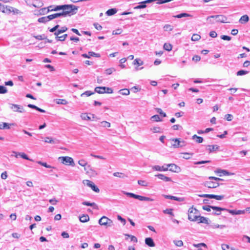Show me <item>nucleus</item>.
<instances>
[{
	"mask_svg": "<svg viewBox=\"0 0 250 250\" xmlns=\"http://www.w3.org/2000/svg\"><path fill=\"white\" fill-rule=\"evenodd\" d=\"M32 5L35 7H39L42 6V3L39 0H34Z\"/></svg>",
	"mask_w": 250,
	"mask_h": 250,
	"instance_id": "obj_36",
	"label": "nucleus"
},
{
	"mask_svg": "<svg viewBox=\"0 0 250 250\" xmlns=\"http://www.w3.org/2000/svg\"><path fill=\"white\" fill-rule=\"evenodd\" d=\"M150 130L152 131L153 133H162L163 132L162 129L158 126H154L150 128Z\"/></svg>",
	"mask_w": 250,
	"mask_h": 250,
	"instance_id": "obj_25",
	"label": "nucleus"
},
{
	"mask_svg": "<svg viewBox=\"0 0 250 250\" xmlns=\"http://www.w3.org/2000/svg\"><path fill=\"white\" fill-rule=\"evenodd\" d=\"M119 92L123 95H128L130 93L129 90L128 89H123L119 91Z\"/></svg>",
	"mask_w": 250,
	"mask_h": 250,
	"instance_id": "obj_37",
	"label": "nucleus"
},
{
	"mask_svg": "<svg viewBox=\"0 0 250 250\" xmlns=\"http://www.w3.org/2000/svg\"><path fill=\"white\" fill-rule=\"evenodd\" d=\"M53 6H50L48 7V11H57L60 10H62L63 9V5H57L55 6L53 9H51L50 8H52Z\"/></svg>",
	"mask_w": 250,
	"mask_h": 250,
	"instance_id": "obj_24",
	"label": "nucleus"
},
{
	"mask_svg": "<svg viewBox=\"0 0 250 250\" xmlns=\"http://www.w3.org/2000/svg\"><path fill=\"white\" fill-rule=\"evenodd\" d=\"M82 56L85 58H90L91 57L100 58L101 55L99 53H96L92 51L88 52V54H83Z\"/></svg>",
	"mask_w": 250,
	"mask_h": 250,
	"instance_id": "obj_14",
	"label": "nucleus"
},
{
	"mask_svg": "<svg viewBox=\"0 0 250 250\" xmlns=\"http://www.w3.org/2000/svg\"><path fill=\"white\" fill-rule=\"evenodd\" d=\"M77 8L75 5H63L62 11L61 12L62 16L65 17L72 13L74 10H77Z\"/></svg>",
	"mask_w": 250,
	"mask_h": 250,
	"instance_id": "obj_4",
	"label": "nucleus"
},
{
	"mask_svg": "<svg viewBox=\"0 0 250 250\" xmlns=\"http://www.w3.org/2000/svg\"><path fill=\"white\" fill-rule=\"evenodd\" d=\"M115 71L116 69L114 68L111 67L106 69L105 70V73L106 75H111L113 72H115Z\"/></svg>",
	"mask_w": 250,
	"mask_h": 250,
	"instance_id": "obj_45",
	"label": "nucleus"
},
{
	"mask_svg": "<svg viewBox=\"0 0 250 250\" xmlns=\"http://www.w3.org/2000/svg\"><path fill=\"white\" fill-rule=\"evenodd\" d=\"M10 108L12 109L14 112L22 113L24 111L23 107L21 105L13 104H10Z\"/></svg>",
	"mask_w": 250,
	"mask_h": 250,
	"instance_id": "obj_12",
	"label": "nucleus"
},
{
	"mask_svg": "<svg viewBox=\"0 0 250 250\" xmlns=\"http://www.w3.org/2000/svg\"><path fill=\"white\" fill-rule=\"evenodd\" d=\"M78 164L82 166V167H84V170L87 171V168L85 167V166L87 165V162H86V161H85L83 159H81V160H80L79 161H78Z\"/></svg>",
	"mask_w": 250,
	"mask_h": 250,
	"instance_id": "obj_34",
	"label": "nucleus"
},
{
	"mask_svg": "<svg viewBox=\"0 0 250 250\" xmlns=\"http://www.w3.org/2000/svg\"><path fill=\"white\" fill-rule=\"evenodd\" d=\"M204 186L208 188H213L219 187V184L213 180H209L205 182Z\"/></svg>",
	"mask_w": 250,
	"mask_h": 250,
	"instance_id": "obj_10",
	"label": "nucleus"
},
{
	"mask_svg": "<svg viewBox=\"0 0 250 250\" xmlns=\"http://www.w3.org/2000/svg\"><path fill=\"white\" fill-rule=\"evenodd\" d=\"M33 37L35 39L39 40L46 39V37L44 34L39 35H37V36H34Z\"/></svg>",
	"mask_w": 250,
	"mask_h": 250,
	"instance_id": "obj_50",
	"label": "nucleus"
},
{
	"mask_svg": "<svg viewBox=\"0 0 250 250\" xmlns=\"http://www.w3.org/2000/svg\"><path fill=\"white\" fill-rule=\"evenodd\" d=\"M173 209L172 208H167L163 210V212L165 214H169L172 216H174V214L172 212Z\"/></svg>",
	"mask_w": 250,
	"mask_h": 250,
	"instance_id": "obj_49",
	"label": "nucleus"
},
{
	"mask_svg": "<svg viewBox=\"0 0 250 250\" xmlns=\"http://www.w3.org/2000/svg\"><path fill=\"white\" fill-rule=\"evenodd\" d=\"M14 125V124H8L7 123H0V129H9L10 128V126L13 125Z\"/></svg>",
	"mask_w": 250,
	"mask_h": 250,
	"instance_id": "obj_21",
	"label": "nucleus"
},
{
	"mask_svg": "<svg viewBox=\"0 0 250 250\" xmlns=\"http://www.w3.org/2000/svg\"><path fill=\"white\" fill-rule=\"evenodd\" d=\"M164 196L166 199L174 200L177 201L179 202H183L185 200V198L184 197H178L174 196L167 195H164Z\"/></svg>",
	"mask_w": 250,
	"mask_h": 250,
	"instance_id": "obj_15",
	"label": "nucleus"
},
{
	"mask_svg": "<svg viewBox=\"0 0 250 250\" xmlns=\"http://www.w3.org/2000/svg\"><path fill=\"white\" fill-rule=\"evenodd\" d=\"M123 193L124 194L127 195V196H129L130 197L133 198L135 199H138L140 201H154V199L152 198L137 195V194H135L133 193L127 192L125 191H123Z\"/></svg>",
	"mask_w": 250,
	"mask_h": 250,
	"instance_id": "obj_3",
	"label": "nucleus"
},
{
	"mask_svg": "<svg viewBox=\"0 0 250 250\" xmlns=\"http://www.w3.org/2000/svg\"><path fill=\"white\" fill-rule=\"evenodd\" d=\"M249 18L248 15H245L242 16L239 19V22L241 24H244L249 21Z\"/></svg>",
	"mask_w": 250,
	"mask_h": 250,
	"instance_id": "obj_22",
	"label": "nucleus"
},
{
	"mask_svg": "<svg viewBox=\"0 0 250 250\" xmlns=\"http://www.w3.org/2000/svg\"><path fill=\"white\" fill-rule=\"evenodd\" d=\"M157 112L159 113L160 115H162L163 117H165L167 116L166 114L163 111V110L159 108H156Z\"/></svg>",
	"mask_w": 250,
	"mask_h": 250,
	"instance_id": "obj_62",
	"label": "nucleus"
},
{
	"mask_svg": "<svg viewBox=\"0 0 250 250\" xmlns=\"http://www.w3.org/2000/svg\"><path fill=\"white\" fill-rule=\"evenodd\" d=\"M56 103L58 104H66L67 102L65 99H56Z\"/></svg>",
	"mask_w": 250,
	"mask_h": 250,
	"instance_id": "obj_44",
	"label": "nucleus"
},
{
	"mask_svg": "<svg viewBox=\"0 0 250 250\" xmlns=\"http://www.w3.org/2000/svg\"><path fill=\"white\" fill-rule=\"evenodd\" d=\"M59 160H60L62 163L66 165H70L72 166H74L75 165V163L73 158L68 156L65 157H59Z\"/></svg>",
	"mask_w": 250,
	"mask_h": 250,
	"instance_id": "obj_7",
	"label": "nucleus"
},
{
	"mask_svg": "<svg viewBox=\"0 0 250 250\" xmlns=\"http://www.w3.org/2000/svg\"><path fill=\"white\" fill-rule=\"evenodd\" d=\"M145 244L150 247H153L155 246L153 239L150 237H148L145 239Z\"/></svg>",
	"mask_w": 250,
	"mask_h": 250,
	"instance_id": "obj_19",
	"label": "nucleus"
},
{
	"mask_svg": "<svg viewBox=\"0 0 250 250\" xmlns=\"http://www.w3.org/2000/svg\"><path fill=\"white\" fill-rule=\"evenodd\" d=\"M172 45L169 43H165L164 45V48L166 50L170 51L172 49Z\"/></svg>",
	"mask_w": 250,
	"mask_h": 250,
	"instance_id": "obj_48",
	"label": "nucleus"
},
{
	"mask_svg": "<svg viewBox=\"0 0 250 250\" xmlns=\"http://www.w3.org/2000/svg\"><path fill=\"white\" fill-rule=\"evenodd\" d=\"M188 220L197 222L198 223L209 224L208 219L203 216H201L199 211L193 207L188 209Z\"/></svg>",
	"mask_w": 250,
	"mask_h": 250,
	"instance_id": "obj_1",
	"label": "nucleus"
},
{
	"mask_svg": "<svg viewBox=\"0 0 250 250\" xmlns=\"http://www.w3.org/2000/svg\"><path fill=\"white\" fill-rule=\"evenodd\" d=\"M67 37V34H65L61 36H59V35L58 36H56V39L58 41H63L65 40V39H66V38Z\"/></svg>",
	"mask_w": 250,
	"mask_h": 250,
	"instance_id": "obj_46",
	"label": "nucleus"
},
{
	"mask_svg": "<svg viewBox=\"0 0 250 250\" xmlns=\"http://www.w3.org/2000/svg\"><path fill=\"white\" fill-rule=\"evenodd\" d=\"M163 28L164 30L166 31H170L173 29V27L170 24H166Z\"/></svg>",
	"mask_w": 250,
	"mask_h": 250,
	"instance_id": "obj_41",
	"label": "nucleus"
},
{
	"mask_svg": "<svg viewBox=\"0 0 250 250\" xmlns=\"http://www.w3.org/2000/svg\"><path fill=\"white\" fill-rule=\"evenodd\" d=\"M201 36L198 34H193L191 37V40L193 41H197L200 40Z\"/></svg>",
	"mask_w": 250,
	"mask_h": 250,
	"instance_id": "obj_51",
	"label": "nucleus"
},
{
	"mask_svg": "<svg viewBox=\"0 0 250 250\" xmlns=\"http://www.w3.org/2000/svg\"><path fill=\"white\" fill-rule=\"evenodd\" d=\"M248 73V71H245V70H241L238 71L237 72L236 74H237V76H242V75H246V74H247Z\"/></svg>",
	"mask_w": 250,
	"mask_h": 250,
	"instance_id": "obj_56",
	"label": "nucleus"
},
{
	"mask_svg": "<svg viewBox=\"0 0 250 250\" xmlns=\"http://www.w3.org/2000/svg\"><path fill=\"white\" fill-rule=\"evenodd\" d=\"M211 208L215 210L214 212H212V214L217 215L221 214V211L227 210V208L218 207L216 206L211 207Z\"/></svg>",
	"mask_w": 250,
	"mask_h": 250,
	"instance_id": "obj_16",
	"label": "nucleus"
},
{
	"mask_svg": "<svg viewBox=\"0 0 250 250\" xmlns=\"http://www.w3.org/2000/svg\"><path fill=\"white\" fill-rule=\"evenodd\" d=\"M214 173L217 174L219 176H222L223 175H233V173H230L227 170L221 169L218 168L214 171Z\"/></svg>",
	"mask_w": 250,
	"mask_h": 250,
	"instance_id": "obj_13",
	"label": "nucleus"
},
{
	"mask_svg": "<svg viewBox=\"0 0 250 250\" xmlns=\"http://www.w3.org/2000/svg\"><path fill=\"white\" fill-rule=\"evenodd\" d=\"M67 30V28L65 26L62 27L61 29L58 30L54 33V35L56 36H58L60 34L66 31Z\"/></svg>",
	"mask_w": 250,
	"mask_h": 250,
	"instance_id": "obj_26",
	"label": "nucleus"
},
{
	"mask_svg": "<svg viewBox=\"0 0 250 250\" xmlns=\"http://www.w3.org/2000/svg\"><path fill=\"white\" fill-rule=\"evenodd\" d=\"M94 93V92H91L90 91H86L84 92V93H82L81 95V97L83 96L84 95L86 96L87 97L90 96L92 95H93Z\"/></svg>",
	"mask_w": 250,
	"mask_h": 250,
	"instance_id": "obj_53",
	"label": "nucleus"
},
{
	"mask_svg": "<svg viewBox=\"0 0 250 250\" xmlns=\"http://www.w3.org/2000/svg\"><path fill=\"white\" fill-rule=\"evenodd\" d=\"M89 216L87 214L83 215L82 216L80 217V221L83 223H85L89 221Z\"/></svg>",
	"mask_w": 250,
	"mask_h": 250,
	"instance_id": "obj_30",
	"label": "nucleus"
},
{
	"mask_svg": "<svg viewBox=\"0 0 250 250\" xmlns=\"http://www.w3.org/2000/svg\"><path fill=\"white\" fill-rule=\"evenodd\" d=\"M100 125L103 127H110L111 124L110 123L106 121H102L100 122Z\"/></svg>",
	"mask_w": 250,
	"mask_h": 250,
	"instance_id": "obj_35",
	"label": "nucleus"
},
{
	"mask_svg": "<svg viewBox=\"0 0 250 250\" xmlns=\"http://www.w3.org/2000/svg\"><path fill=\"white\" fill-rule=\"evenodd\" d=\"M211 227L213 229H217L219 228L221 229H223L224 228H225L226 226L224 225H218V224H212L211 225Z\"/></svg>",
	"mask_w": 250,
	"mask_h": 250,
	"instance_id": "obj_39",
	"label": "nucleus"
},
{
	"mask_svg": "<svg viewBox=\"0 0 250 250\" xmlns=\"http://www.w3.org/2000/svg\"><path fill=\"white\" fill-rule=\"evenodd\" d=\"M233 116L231 114H228L225 115L226 119L228 121H231L232 120Z\"/></svg>",
	"mask_w": 250,
	"mask_h": 250,
	"instance_id": "obj_63",
	"label": "nucleus"
},
{
	"mask_svg": "<svg viewBox=\"0 0 250 250\" xmlns=\"http://www.w3.org/2000/svg\"><path fill=\"white\" fill-rule=\"evenodd\" d=\"M227 18L223 15H215L209 16L207 18V22L209 24H214L217 22H226Z\"/></svg>",
	"mask_w": 250,
	"mask_h": 250,
	"instance_id": "obj_2",
	"label": "nucleus"
},
{
	"mask_svg": "<svg viewBox=\"0 0 250 250\" xmlns=\"http://www.w3.org/2000/svg\"><path fill=\"white\" fill-rule=\"evenodd\" d=\"M44 142L49 144H55L56 142L51 137H47L45 138Z\"/></svg>",
	"mask_w": 250,
	"mask_h": 250,
	"instance_id": "obj_40",
	"label": "nucleus"
},
{
	"mask_svg": "<svg viewBox=\"0 0 250 250\" xmlns=\"http://www.w3.org/2000/svg\"><path fill=\"white\" fill-rule=\"evenodd\" d=\"M175 18H182L183 17H188V14L187 13H181L178 15H177L176 16H174Z\"/></svg>",
	"mask_w": 250,
	"mask_h": 250,
	"instance_id": "obj_61",
	"label": "nucleus"
},
{
	"mask_svg": "<svg viewBox=\"0 0 250 250\" xmlns=\"http://www.w3.org/2000/svg\"><path fill=\"white\" fill-rule=\"evenodd\" d=\"M222 249L223 250H230L231 248H229V246L228 245L222 244Z\"/></svg>",
	"mask_w": 250,
	"mask_h": 250,
	"instance_id": "obj_64",
	"label": "nucleus"
},
{
	"mask_svg": "<svg viewBox=\"0 0 250 250\" xmlns=\"http://www.w3.org/2000/svg\"><path fill=\"white\" fill-rule=\"evenodd\" d=\"M192 139L195 140V141L197 143H201L203 141V139L202 137L198 136L196 135H194L192 136Z\"/></svg>",
	"mask_w": 250,
	"mask_h": 250,
	"instance_id": "obj_31",
	"label": "nucleus"
},
{
	"mask_svg": "<svg viewBox=\"0 0 250 250\" xmlns=\"http://www.w3.org/2000/svg\"><path fill=\"white\" fill-rule=\"evenodd\" d=\"M99 223L101 226H105L106 228L112 227L114 225L113 221L105 216H103L99 219Z\"/></svg>",
	"mask_w": 250,
	"mask_h": 250,
	"instance_id": "obj_5",
	"label": "nucleus"
},
{
	"mask_svg": "<svg viewBox=\"0 0 250 250\" xmlns=\"http://www.w3.org/2000/svg\"><path fill=\"white\" fill-rule=\"evenodd\" d=\"M98 89H103V91H98V93L104 94V93H112L113 92V89L111 88L107 87L105 86H98L95 87V91H97Z\"/></svg>",
	"mask_w": 250,
	"mask_h": 250,
	"instance_id": "obj_11",
	"label": "nucleus"
},
{
	"mask_svg": "<svg viewBox=\"0 0 250 250\" xmlns=\"http://www.w3.org/2000/svg\"><path fill=\"white\" fill-rule=\"evenodd\" d=\"M133 64L134 65L140 66L143 65L144 64V62L140 59L136 58L134 60Z\"/></svg>",
	"mask_w": 250,
	"mask_h": 250,
	"instance_id": "obj_33",
	"label": "nucleus"
},
{
	"mask_svg": "<svg viewBox=\"0 0 250 250\" xmlns=\"http://www.w3.org/2000/svg\"><path fill=\"white\" fill-rule=\"evenodd\" d=\"M81 117L82 120L89 121L91 120V118L86 113H82L81 115Z\"/></svg>",
	"mask_w": 250,
	"mask_h": 250,
	"instance_id": "obj_38",
	"label": "nucleus"
},
{
	"mask_svg": "<svg viewBox=\"0 0 250 250\" xmlns=\"http://www.w3.org/2000/svg\"><path fill=\"white\" fill-rule=\"evenodd\" d=\"M1 12L7 14H9L11 13L14 14H19L20 13L18 9L8 5H5V7H3V9L1 10Z\"/></svg>",
	"mask_w": 250,
	"mask_h": 250,
	"instance_id": "obj_8",
	"label": "nucleus"
},
{
	"mask_svg": "<svg viewBox=\"0 0 250 250\" xmlns=\"http://www.w3.org/2000/svg\"><path fill=\"white\" fill-rule=\"evenodd\" d=\"M151 120L155 122H161L162 121V120L161 119L160 117L158 115H155L152 116L151 117Z\"/></svg>",
	"mask_w": 250,
	"mask_h": 250,
	"instance_id": "obj_42",
	"label": "nucleus"
},
{
	"mask_svg": "<svg viewBox=\"0 0 250 250\" xmlns=\"http://www.w3.org/2000/svg\"><path fill=\"white\" fill-rule=\"evenodd\" d=\"M39 164L41 165V166H43L46 168H55L54 167H53L52 166H51L50 165H49L48 164H47L46 163H44V162H41V161H38L37 162Z\"/></svg>",
	"mask_w": 250,
	"mask_h": 250,
	"instance_id": "obj_47",
	"label": "nucleus"
},
{
	"mask_svg": "<svg viewBox=\"0 0 250 250\" xmlns=\"http://www.w3.org/2000/svg\"><path fill=\"white\" fill-rule=\"evenodd\" d=\"M210 163V161L208 160V161H198L196 162H193V164L195 165H200V164H207Z\"/></svg>",
	"mask_w": 250,
	"mask_h": 250,
	"instance_id": "obj_60",
	"label": "nucleus"
},
{
	"mask_svg": "<svg viewBox=\"0 0 250 250\" xmlns=\"http://www.w3.org/2000/svg\"><path fill=\"white\" fill-rule=\"evenodd\" d=\"M207 147L208 152L211 153L217 151L219 147L217 145H208Z\"/></svg>",
	"mask_w": 250,
	"mask_h": 250,
	"instance_id": "obj_18",
	"label": "nucleus"
},
{
	"mask_svg": "<svg viewBox=\"0 0 250 250\" xmlns=\"http://www.w3.org/2000/svg\"><path fill=\"white\" fill-rule=\"evenodd\" d=\"M168 170L173 171V172H177L179 168L174 164H168Z\"/></svg>",
	"mask_w": 250,
	"mask_h": 250,
	"instance_id": "obj_20",
	"label": "nucleus"
},
{
	"mask_svg": "<svg viewBox=\"0 0 250 250\" xmlns=\"http://www.w3.org/2000/svg\"><path fill=\"white\" fill-rule=\"evenodd\" d=\"M83 205L87 206H91L93 207L94 209H98V207L95 203H90L87 201H84L83 202Z\"/></svg>",
	"mask_w": 250,
	"mask_h": 250,
	"instance_id": "obj_23",
	"label": "nucleus"
},
{
	"mask_svg": "<svg viewBox=\"0 0 250 250\" xmlns=\"http://www.w3.org/2000/svg\"><path fill=\"white\" fill-rule=\"evenodd\" d=\"M48 16L49 21L52 20L54 19L60 17H62L61 12L55 13V14H53L52 15H48Z\"/></svg>",
	"mask_w": 250,
	"mask_h": 250,
	"instance_id": "obj_27",
	"label": "nucleus"
},
{
	"mask_svg": "<svg viewBox=\"0 0 250 250\" xmlns=\"http://www.w3.org/2000/svg\"><path fill=\"white\" fill-rule=\"evenodd\" d=\"M117 10L116 8H111V9L108 10L106 12L105 14L107 16H112V15H113L115 14H116L117 13Z\"/></svg>",
	"mask_w": 250,
	"mask_h": 250,
	"instance_id": "obj_29",
	"label": "nucleus"
},
{
	"mask_svg": "<svg viewBox=\"0 0 250 250\" xmlns=\"http://www.w3.org/2000/svg\"><path fill=\"white\" fill-rule=\"evenodd\" d=\"M208 180H213L214 181H215V182H218L219 181H223V180L222 179H221V178H217V177H214V176H210L208 177Z\"/></svg>",
	"mask_w": 250,
	"mask_h": 250,
	"instance_id": "obj_55",
	"label": "nucleus"
},
{
	"mask_svg": "<svg viewBox=\"0 0 250 250\" xmlns=\"http://www.w3.org/2000/svg\"><path fill=\"white\" fill-rule=\"evenodd\" d=\"M146 5L144 3H142V1L140 2L139 3V4L135 8L136 9H143V8H145L146 7Z\"/></svg>",
	"mask_w": 250,
	"mask_h": 250,
	"instance_id": "obj_59",
	"label": "nucleus"
},
{
	"mask_svg": "<svg viewBox=\"0 0 250 250\" xmlns=\"http://www.w3.org/2000/svg\"><path fill=\"white\" fill-rule=\"evenodd\" d=\"M83 183L84 185H86L87 186L91 188V189L97 193H99L100 192V189L99 188L94 184V183L88 180H84L83 181Z\"/></svg>",
	"mask_w": 250,
	"mask_h": 250,
	"instance_id": "obj_9",
	"label": "nucleus"
},
{
	"mask_svg": "<svg viewBox=\"0 0 250 250\" xmlns=\"http://www.w3.org/2000/svg\"><path fill=\"white\" fill-rule=\"evenodd\" d=\"M173 243L178 247H181L183 245V242L181 240H174Z\"/></svg>",
	"mask_w": 250,
	"mask_h": 250,
	"instance_id": "obj_57",
	"label": "nucleus"
},
{
	"mask_svg": "<svg viewBox=\"0 0 250 250\" xmlns=\"http://www.w3.org/2000/svg\"><path fill=\"white\" fill-rule=\"evenodd\" d=\"M125 236L130 237L131 241L135 243L137 242V239L135 236L128 234H125Z\"/></svg>",
	"mask_w": 250,
	"mask_h": 250,
	"instance_id": "obj_52",
	"label": "nucleus"
},
{
	"mask_svg": "<svg viewBox=\"0 0 250 250\" xmlns=\"http://www.w3.org/2000/svg\"><path fill=\"white\" fill-rule=\"evenodd\" d=\"M20 157L24 159L28 160L29 161H32L31 159H29L28 156L23 152H21Z\"/></svg>",
	"mask_w": 250,
	"mask_h": 250,
	"instance_id": "obj_58",
	"label": "nucleus"
},
{
	"mask_svg": "<svg viewBox=\"0 0 250 250\" xmlns=\"http://www.w3.org/2000/svg\"><path fill=\"white\" fill-rule=\"evenodd\" d=\"M38 21L40 23H46L49 21L48 16L42 17L38 19Z\"/></svg>",
	"mask_w": 250,
	"mask_h": 250,
	"instance_id": "obj_32",
	"label": "nucleus"
},
{
	"mask_svg": "<svg viewBox=\"0 0 250 250\" xmlns=\"http://www.w3.org/2000/svg\"><path fill=\"white\" fill-rule=\"evenodd\" d=\"M113 175L115 177H117L122 179H124L127 177V176L125 175L124 173L118 172L113 173Z\"/></svg>",
	"mask_w": 250,
	"mask_h": 250,
	"instance_id": "obj_28",
	"label": "nucleus"
},
{
	"mask_svg": "<svg viewBox=\"0 0 250 250\" xmlns=\"http://www.w3.org/2000/svg\"><path fill=\"white\" fill-rule=\"evenodd\" d=\"M138 184L143 187H147L148 186V183L146 181L142 180H139L138 181Z\"/></svg>",
	"mask_w": 250,
	"mask_h": 250,
	"instance_id": "obj_43",
	"label": "nucleus"
},
{
	"mask_svg": "<svg viewBox=\"0 0 250 250\" xmlns=\"http://www.w3.org/2000/svg\"><path fill=\"white\" fill-rule=\"evenodd\" d=\"M155 176L165 182H169L171 181V179L170 177H167L163 174H156L155 175Z\"/></svg>",
	"mask_w": 250,
	"mask_h": 250,
	"instance_id": "obj_17",
	"label": "nucleus"
},
{
	"mask_svg": "<svg viewBox=\"0 0 250 250\" xmlns=\"http://www.w3.org/2000/svg\"><path fill=\"white\" fill-rule=\"evenodd\" d=\"M170 142L171 146L174 148H177L182 147L186 146V143L185 142L181 141L179 139L173 138L170 139L169 140Z\"/></svg>",
	"mask_w": 250,
	"mask_h": 250,
	"instance_id": "obj_6",
	"label": "nucleus"
},
{
	"mask_svg": "<svg viewBox=\"0 0 250 250\" xmlns=\"http://www.w3.org/2000/svg\"><path fill=\"white\" fill-rule=\"evenodd\" d=\"M7 90L6 87L0 85V94H5L7 93Z\"/></svg>",
	"mask_w": 250,
	"mask_h": 250,
	"instance_id": "obj_54",
	"label": "nucleus"
}]
</instances>
